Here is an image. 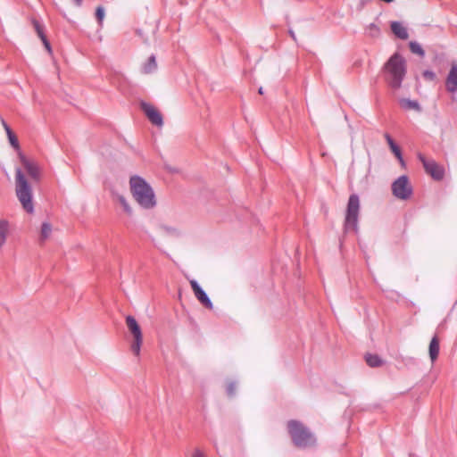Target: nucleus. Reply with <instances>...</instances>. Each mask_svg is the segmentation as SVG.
<instances>
[{"label": "nucleus", "mask_w": 457, "mask_h": 457, "mask_svg": "<svg viewBox=\"0 0 457 457\" xmlns=\"http://www.w3.org/2000/svg\"><path fill=\"white\" fill-rule=\"evenodd\" d=\"M129 187L133 198L140 207L146 210L155 207V194L151 185L145 179L138 175L131 176Z\"/></svg>", "instance_id": "f257e3e1"}, {"label": "nucleus", "mask_w": 457, "mask_h": 457, "mask_svg": "<svg viewBox=\"0 0 457 457\" xmlns=\"http://www.w3.org/2000/svg\"><path fill=\"white\" fill-rule=\"evenodd\" d=\"M406 71V61L399 53H395L383 67L385 80L393 89L402 87Z\"/></svg>", "instance_id": "f03ea898"}, {"label": "nucleus", "mask_w": 457, "mask_h": 457, "mask_svg": "<svg viewBox=\"0 0 457 457\" xmlns=\"http://www.w3.org/2000/svg\"><path fill=\"white\" fill-rule=\"evenodd\" d=\"M287 431L297 448L304 449L316 445L315 436L299 420H290L287 422Z\"/></svg>", "instance_id": "7ed1b4c3"}, {"label": "nucleus", "mask_w": 457, "mask_h": 457, "mask_svg": "<svg viewBox=\"0 0 457 457\" xmlns=\"http://www.w3.org/2000/svg\"><path fill=\"white\" fill-rule=\"evenodd\" d=\"M15 191L23 209L32 213L34 211L32 188L21 168H16L15 170Z\"/></svg>", "instance_id": "20e7f679"}, {"label": "nucleus", "mask_w": 457, "mask_h": 457, "mask_svg": "<svg viewBox=\"0 0 457 457\" xmlns=\"http://www.w3.org/2000/svg\"><path fill=\"white\" fill-rule=\"evenodd\" d=\"M359 213H360V198L356 194H352L349 196L344 228L345 231H354L358 230V220H359Z\"/></svg>", "instance_id": "39448f33"}, {"label": "nucleus", "mask_w": 457, "mask_h": 457, "mask_svg": "<svg viewBox=\"0 0 457 457\" xmlns=\"http://www.w3.org/2000/svg\"><path fill=\"white\" fill-rule=\"evenodd\" d=\"M126 324L134 338L130 346L131 351L136 356H138L140 354V349L143 343V334L141 328L137 320L131 315H128L126 317Z\"/></svg>", "instance_id": "423d86ee"}, {"label": "nucleus", "mask_w": 457, "mask_h": 457, "mask_svg": "<svg viewBox=\"0 0 457 457\" xmlns=\"http://www.w3.org/2000/svg\"><path fill=\"white\" fill-rule=\"evenodd\" d=\"M418 159L422 163L423 168L427 174L431 176L434 180L440 181L445 177L444 166L438 164L433 159H428L422 154H418Z\"/></svg>", "instance_id": "0eeeda50"}, {"label": "nucleus", "mask_w": 457, "mask_h": 457, "mask_svg": "<svg viewBox=\"0 0 457 457\" xmlns=\"http://www.w3.org/2000/svg\"><path fill=\"white\" fill-rule=\"evenodd\" d=\"M393 195L401 200H407L412 195V187L406 175L400 176L392 184Z\"/></svg>", "instance_id": "6e6552de"}, {"label": "nucleus", "mask_w": 457, "mask_h": 457, "mask_svg": "<svg viewBox=\"0 0 457 457\" xmlns=\"http://www.w3.org/2000/svg\"><path fill=\"white\" fill-rule=\"evenodd\" d=\"M141 110L144 112L147 119L155 126L162 127L163 125V119L161 112L151 104L141 102Z\"/></svg>", "instance_id": "1a4fd4ad"}, {"label": "nucleus", "mask_w": 457, "mask_h": 457, "mask_svg": "<svg viewBox=\"0 0 457 457\" xmlns=\"http://www.w3.org/2000/svg\"><path fill=\"white\" fill-rule=\"evenodd\" d=\"M19 157L24 170L30 177V179L35 182H38L40 180V169L38 165L35 162L29 160L21 152L19 153Z\"/></svg>", "instance_id": "9d476101"}, {"label": "nucleus", "mask_w": 457, "mask_h": 457, "mask_svg": "<svg viewBox=\"0 0 457 457\" xmlns=\"http://www.w3.org/2000/svg\"><path fill=\"white\" fill-rule=\"evenodd\" d=\"M191 288L195 294L196 299L207 309L212 310L213 308L212 302L209 298L205 291L201 287L196 280L193 279L190 281Z\"/></svg>", "instance_id": "9b49d317"}, {"label": "nucleus", "mask_w": 457, "mask_h": 457, "mask_svg": "<svg viewBox=\"0 0 457 457\" xmlns=\"http://www.w3.org/2000/svg\"><path fill=\"white\" fill-rule=\"evenodd\" d=\"M445 87L448 92L455 93L457 91V65H453L445 79Z\"/></svg>", "instance_id": "f8f14e48"}, {"label": "nucleus", "mask_w": 457, "mask_h": 457, "mask_svg": "<svg viewBox=\"0 0 457 457\" xmlns=\"http://www.w3.org/2000/svg\"><path fill=\"white\" fill-rule=\"evenodd\" d=\"M390 28L396 37L402 40H405L409 37L407 29L403 25L402 22L397 21H391Z\"/></svg>", "instance_id": "ddd939ff"}, {"label": "nucleus", "mask_w": 457, "mask_h": 457, "mask_svg": "<svg viewBox=\"0 0 457 457\" xmlns=\"http://www.w3.org/2000/svg\"><path fill=\"white\" fill-rule=\"evenodd\" d=\"M384 137L393 154L402 163H403V154L399 145H396V143L388 133H385Z\"/></svg>", "instance_id": "4468645a"}, {"label": "nucleus", "mask_w": 457, "mask_h": 457, "mask_svg": "<svg viewBox=\"0 0 457 457\" xmlns=\"http://www.w3.org/2000/svg\"><path fill=\"white\" fill-rule=\"evenodd\" d=\"M439 339L437 336H435L432 337L428 348L429 357L432 362H434L437 359L439 354Z\"/></svg>", "instance_id": "2eb2a0df"}, {"label": "nucleus", "mask_w": 457, "mask_h": 457, "mask_svg": "<svg viewBox=\"0 0 457 457\" xmlns=\"http://www.w3.org/2000/svg\"><path fill=\"white\" fill-rule=\"evenodd\" d=\"M400 105L405 110H415L417 112H421V107L419 102L416 100L403 98L400 100Z\"/></svg>", "instance_id": "dca6fc26"}, {"label": "nucleus", "mask_w": 457, "mask_h": 457, "mask_svg": "<svg viewBox=\"0 0 457 457\" xmlns=\"http://www.w3.org/2000/svg\"><path fill=\"white\" fill-rule=\"evenodd\" d=\"M157 69L156 58L154 54H152L147 62L142 67V72L145 74H149L154 72Z\"/></svg>", "instance_id": "f3484780"}, {"label": "nucleus", "mask_w": 457, "mask_h": 457, "mask_svg": "<svg viewBox=\"0 0 457 457\" xmlns=\"http://www.w3.org/2000/svg\"><path fill=\"white\" fill-rule=\"evenodd\" d=\"M367 364L371 368L380 367L383 364V360L378 354L367 353L365 355Z\"/></svg>", "instance_id": "a211bd4d"}, {"label": "nucleus", "mask_w": 457, "mask_h": 457, "mask_svg": "<svg viewBox=\"0 0 457 457\" xmlns=\"http://www.w3.org/2000/svg\"><path fill=\"white\" fill-rule=\"evenodd\" d=\"M8 233V222L0 220V248L4 245Z\"/></svg>", "instance_id": "6ab92c4d"}, {"label": "nucleus", "mask_w": 457, "mask_h": 457, "mask_svg": "<svg viewBox=\"0 0 457 457\" xmlns=\"http://www.w3.org/2000/svg\"><path fill=\"white\" fill-rule=\"evenodd\" d=\"M410 50L412 54H418L420 57H423L425 55V51L423 50L422 46L416 41H411L409 44Z\"/></svg>", "instance_id": "aec40b11"}, {"label": "nucleus", "mask_w": 457, "mask_h": 457, "mask_svg": "<svg viewBox=\"0 0 457 457\" xmlns=\"http://www.w3.org/2000/svg\"><path fill=\"white\" fill-rule=\"evenodd\" d=\"M117 200L118 202L120 203V204L122 206L124 212L128 214V215H132V209L130 207V205L129 204L127 199L125 198V196L121 195H117Z\"/></svg>", "instance_id": "412c9836"}, {"label": "nucleus", "mask_w": 457, "mask_h": 457, "mask_svg": "<svg viewBox=\"0 0 457 457\" xmlns=\"http://www.w3.org/2000/svg\"><path fill=\"white\" fill-rule=\"evenodd\" d=\"M52 232V226L49 222H43L41 226L40 238L46 240Z\"/></svg>", "instance_id": "4be33fe9"}, {"label": "nucleus", "mask_w": 457, "mask_h": 457, "mask_svg": "<svg viewBox=\"0 0 457 457\" xmlns=\"http://www.w3.org/2000/svg\"><path fill=\"white\" fill-rule=\"evenodd\" d=\"M6 134H7V137H8L11 145L13 148H15L16 150H19L20 149L19 141H18L16 135L13 133V131L12 129H7Z\"/></svg>", "instance_id": "5701e85b"}, {"label": "nucleus", "mask_w": 457, "mask_h": 457, "mask_svg": "<svg viewBox=\"0 0 457 457\" xmlns=\"http://www.w3.org/2000/svg\"><path fill=\"white\" fill-rule=\"evenodd\" d=\"M32 24L40 39L46 37V34L44 32V26L37 20L33 19Z\"/></svg>", "instance_id": "b1692460"}, {"label": "nucleus", "mask_w": 457, "mask_h": 457, "mask_svg": "<svg viewBox=\"0 0 457 457\" xmlns=\"http://www.w3.org/2000/svg\"><path fill=\"white\" fill-rule=\"evenodd\" d=\"M236 382H229L226 387V393L228 397H233L236 395Z\"/></svg>", "instance_id": "393cba45"}, {"label": "nucleus", "mask_w": 457, "mask_h": 457, "mask_svg": "<svg viewBox=\"0 0 457 457\" xmlns=\"http://www.w3.org/2000/svg\"><path fill=\"white\" fill-rule=\"evenodd\" d=\"M96 17L99 23L103 21V19L104 17V9L102 6H98L96 10Z\"/></svg>", "instance_id": "a878e982"}, {"label": "nucleus", "mask_w": 457, "mask_h": 457, "mask_svg": "<svg viewBox=\"0 0 457 457\" xmlns=\"http://www.w3.org/2000/svg\"><path fill=\"white\" fill-rule=\"evenodd\" d=\"M369 28L370 30V35L373 37L378 36L380 32L379 28L374 23H371Z\"/></svg>", "instance_id": "bb28decb"}, {"label": "nucleus", "mask_w": 457, "mask_h": 457, "mask_svg": "<svg viewBox=\"0 0 457 457\" xmlns=\"http://www.w3.org/2000/svg\"><path fill=\"white\" fill-rule=\"evenodd\" d=\"M423 77L427 79L433 80L436 78V74L432 71H423Z\"/></svg>", "instance_id": "cd10ccee"}, {"label": "nucleus", "mask_w": 457, "mask_h": 457, "mask_svg": "<svg viewBox=\"0 0 457 457\" xmlns=\"http://www.w3.org/2000/svg\"><path fill=\"white\" fill-rule=\"evenodd\" d=\"M163 229L165 230V232L169 235H174V236H179V232L177 231V229L175 228H169V227H163Z\"/></svg>", "instance_id": "c85d7f7f"}, {"label": "nucleus", "mask_w": 457, "mask_h": 457, "mask_svg": "<svg viewBox=\"0 0 457 457\" xmlns=\"http://www.w3.org/2000/svg\"><path fill=\"white\" fill-rule=\"evenodd\" d=\"M45 47L46 48V50L48 52H51V45H50V42L48 41V39L46 38V36L44 37L43 38H41Z\"/></svg>", "instance_id": "c756f323"}, {"label": "nucleus", "mask_w": 457, "mask_h": 457, "mask_svg": "<svg viewBox=\"0 0 457 457\" xmlns=\"http://www.w3.org/2000/svg\"><path fill=\"white\" fill-rule=\"evenodd\" d=\"M288 34H289V36L291 37V38H292L295 42H296V36H295V31H294L292 29H288Z\"/></svg>", "instance_id": "7c9ffc66"}, {"label": "nucleus", "mask_w": 457, "mask_h": 457, "mask_svg": "<svg viewBox=\"0 0 457 457\" xmlns=\"http://www.w3.org/2000/svg\"><path fill=\"white\" fill-rule=\"evenodd\" d=\"M193 457H204V455L199 449H196L193 453Z\"/></svg>", "instance_id": "2f4dec72"}, {"label": "nucleus", "mask_w": 457, "mask_h": 457, "mask_svg": "<svg viewBox=\"0 0 457 457\" xmlns=\"http://www.w3.org/2000/svg\"><path fill=\"white\" fill-rule=\"evenodd\" d=\"M2 124H3V126H4V129H5V131H7V129H12L10 128V126L6 123V121H5L4 120H2Z\"/></svg>", "instance_id": "473e14b6"}, {"label": "nucleus", "mask_w": 457, "mask_h": 457, "mask_svg": "<svg viewBox=\"0 0 457 457\" xmlns=\"http://www.w3.org/2000/svg\"><path fill=\"white\" fill-rule=\"evenodd\" d=\"M77 6H81L83 0H72Z\"/></svg>", "instance_id": "72a5a7b5"}, {"label": "nucleus", "mask_w": 457, "mask_h": 457, "mask_svg": "<svg viewBox=\"0 0 457 457\" xmlns=\"http://www.w3.org/2000/svg\"><path fill=\"white\" fill-rule=\"evenodd\" d=\"M259 94L262 95L263 94V90H262V87H260L259 90H258Z\"/></svg>", "instance_id": "f704fd0d"}]
</instances>
